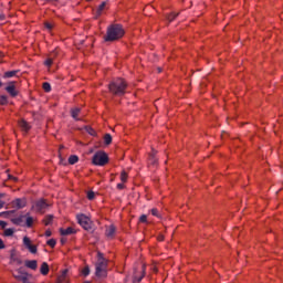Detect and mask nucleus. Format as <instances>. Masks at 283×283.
Instances as JSON below:
<instances>
[{"mask_svg": "<svg viewBox=\"0 0 283 283\" xmlns=\"http://www.w3.org/2000/svg\"><path fill=\"white\" fill-rule=\"evenodd\" d=\"M51 235H52V231H51V230H46V231H45V237H46V238H50Z\"/></svg>", "mask_w": 283, "mask_h": 283, "instance_id": "37998d69", "label": "nucleus"}, {"mask_svg": "<svg viewBox=\"0 0 283 283\" xmlns=\"http://www.w3.org/2000/svg\"><path fill=\"white\" fill-rule=\"evenodd\" d=\"M80 114H81L80 107H75V108L71 109V116H72V118H74V120H81V118H78Z\"/></svg>", "mask_w": 283, "mask_h": 283, "instance_id": "dca6fc26", "label": "nucleus"}, {"mask_svg": "<svg viewBox=\"0 0 283 283\" xmlns=\"http://www.w3.org/2000/svg\"><path fill=\"white\" fill-rule=\"evenodd\" d=\"M60 233L61 235H74V233H76V230L72 227H69L66 229L61 228Z\"/></svg>", "mask_w": 283, "mask_h": 283, "instance_id": "f8f14e48", "label": "nucleus"}, {"mask_svg": "<svg viewBox=\"0 0 283 283\" xmlns=\"http://www.w3.org/2000/svg\"><path fill=\"white\" fill-rule=\"evenodd\" d=\"M87 198H88L90 200H94V198H95L94 191H88V192H87Z\"/></svg>", "mask_w": 283, "mask_h": 283, "instance_id": "e433bc0d", "label": "nucleus"}, {"mask_svg": "<svg viewBox=\"0 0 283 283\" xmlns=\"http://www.w3.org/2000/svg\"><path fill=\"white\" fill-rule=\"evenodd\" d=\"M77 222L85 231H92V219L84 213L76 216Z\"/></svg>", "mask_w": 283, "mask_h": 283, "instance_id": "423d86ee", "label": "nucleus"}, {"mask_svg": "<svg viewBox=\"0 0 283 283\" xmlns=\"http://www.w3.org/2000/svg\"><path fill=\"white\" fill-rule=\"evenodd\" d=\"M108 90L111 94H114V96H125L127 82L120 77L113 80L108 85Z\"/></svg>", "mask_w": 283, "mask_h": 283, "instance_id": "f03ea898", "label": "nucleus"}, {"mask_svg": "<svg viewBox=\"0 0 283 283\" xmlns=\"http://www.w3.org/2000/svg\"><path fill=\"white\" fill-rule=\"evenodd\" d=\"M40 273L42 275H48L50 273V265H48L46 262H43L41 268H40Z\"/></svg>", "mask_w": 283, "mask_h": 283, "instance_id": "f3484780", "label": "nucleus"}, {"mask_svg": "<svg viewBox=\"0 0 283 283\" xmlns=\"http://www.w3.org/2000/svg\"><path fill=\"white\" fill-rule=\"evenodd\" d=\"M85 132H87V134H90V136H96V130H94V128L86 126L85 127Z\"/></svg>", "mask_w": 283, "mask_h": 283, "instance_id": "cd10ccee", "label": "nucleus"}, {"mask_svg": "<svg viewBox=\"0 0 283 283\" xmlns=\"http://www.w3.org/2000/svg\"><path fill=\"white\" fill-rule=\"evenodd\" d=\"M76 163H78V156L76 155H71L69 157V165H76Z\"/></svg>", "mask_w": 283, "mask_h": 283, "instance_id": "4be33fe9", "label": "nucleus"}, {"mask_svg": "<svg viewBox=\"0 0 283 283\" xmlns=\"http://www.w3.org/2000/svg\"><path fill=\"white\" fill-rule=\"evenodd\" d=\"M44 27L46 28V30H52L54 28V25H52V23L50 22H45Z\"/></svg>", "mask_w": 283, "mask_h": 283, "instance_id": "4c0bfd02", "label": "nucleus"}, {"mask_svg": "<svg viewBox=\"0 0 283 283\" xmlns=\"http://www.w3.org/2000/svg\"><path fill=\"white\" fill-rule=\"evenodd\" d=\"M50 205H48V201H45L44 199H40L35 201V203L32 206V209L38 213H43V211H45V209H48Z\"/></svg>", "mask_w": 283, "mask_h": 283, "instance_id": "0eeeda50", "label": "nucleus"}, {"mask_svg": "<svg viewBox=\"0 0 283 283\" xmlns=\"http://www.w3.org/2000/svg\"><path fill=\"white\" fill-rule=\"evenodd\" d=\"M19 74V71H7L3 74V78H13V76H17Z\"/></svg>", "mask_w": 283, "mask_h": 283, "instance_id": "6ab92c4d", "label": "nucleus"}, {"mask_svg": "<svg viewBox=\"0 0 283 283\" xmlns=\"http://www.w3.org/2000/svg\"><path fill=\"white\" fill-rule=\"evenodd\" d=\"M104 143H105V145H112V135L111 134L104 135Z\"/></svg>", "mask_w": 283, "mask_h": 283, "instance_id": "b1692460", "label": "nucleus"}, {"mask_svg": "<svg viewBox=\"0 0 283 283\" xmlns=\"http://www.w3.org/2000/svg\"><path fill=\"white\" fill-rule=\"evenodd\" d=\"M150 213H151V216H155L156 218H160V214L158 213V209H156V208H153L150 210Z\"/></svg>", "mask_w": 283, "mask_h": 283, "instance_id": "72a5a7b5", "label": "nucleus"}, {"mask_svg": "<svg viewBox=\"0 0 283 283\" xmlns=\"http://www.w3.org/2000/svg\"><path fill=\"white\" fill-rule=\"evenodd\" d=\"M1 85H2V83H1V81H0V87H1Z\"/></svg>", "mask_w": 283, "mask_h": 283, "instance_id": "3c124183", "label": "nucleus"}, {"mask_svg": "<svg viewBox=\"0 0 283 283\" xmlns=\"http://www.w3.org/2000/svg\"><path fill=\"white\" fill-rule=\"evenodd\" d=\"M4 235H6L7 238H10V237L14 235V229H12V228L6 229V230H4Z\"/></svg>", "mask_w": 283, "mask_h": 283, "instance_id": "393cba45", "label": "nucleus"}, {"mask_svg": "<svg viewBox=\"0 0 283 283\" xmlns=\"http://www.w3.org/2000/svg\"><path fill=\"white\" fill-rule=\"evenodd\" d=\"M93 165H96L97 167H105L107 163H109V157L105 154V151H97L93 156Z\"/></svg>", "mask_w": 283, "mask_h": 283, "instance_id": "20e7f679", "label": "nucleus"}, {"mask_svg": "<svg viewBox=\"0 0 283 283\" xmlns=\"http://www.w3.org/2000/svg\"><path fill=\"white\" fill-rule=\"evenodd\" d=\"M11 262H19V259H17V255L14 254V250L11 251Z\"/></svg>", "mask_w": 283, "mask_h": 283, "instance_id": "f704fd0d", "label": "nucleus"}, {"mask_svg": "<svg viewBox=\"0 0 283 283\" xmlns=\"http://www.w3.org/2000/svg\"><path fill=\"white\" fill-rule=\"evenodd\" d=\"M24 264H25L27 269H31L32 271H36V268L39 266L36 260L25 261Z\"/></svg>", "mask_w": 283, "mask_h": 283, "instance_id": "ddd939ff", "label": "nucleus"}, {"mask_svg": "<svg viewBox=\"0 0 283 283\" xmlns=\"http://www.w3.org/2000/svg\"><path fill=\"white\" fill-rule=\"evenodd\" d=\"M10 179H13V180H17V178L12 177V176H9Z\"/></svg>", "mask_w": 283, "mask_h": 283, "instance_id": "de8ad7c7", "label": "nucleus"}, {"mask_svg": "<svg viewBox=\"0 0 283 283\" xmlns=\"http://www.w3.org/2000/svg\"><path fill=\"white\" fill-rule=\"evenodd\" d=\"M125 36V29L120 24H111L107 28L106 35L104 36V41L112 42L118 41V39H123Z\"/></svg>", "mask_w": 283, "mask_h": 283, "instance_id": "f257e3e1", "label": "nucleus"}, {"mask_svg": "<svg viewBox=\"0 0 283 283\" xmlns=\"http://www.w3.org/2000/svg\"><path fill=\"white\" fill-rule=\"evenodd\" d=\"M44 92H52V85H50V83L44 82L42 85Z\"/></svg>", "mask_w": 283, "mask_h": 283, "instance_id": "bb28decb", "label": "nucleus"}, {"mask_svg": "<svg viewBox=\"0 0 283 283\" xmlns=\"http://www.w3.org/2000/svg\"><path fill=\"white\" fill-rule=\"evenodd\" d=\"M1 249H6V243H3V240L2 239H0V250Z\"/></svg>", "mask_w": 283, "mask_h": 283, "instance_id": "79ce46f5", "label": "nucleus"}, {"mask_svg": "<svg viewBox=\"0 0 283 283\" xmlns=\"http://www.w3.org/2000/svg\"><path fill=\"white\" fill-rule=\"evenodd\" d=\"M105 235L106 238H108V240H114L116 235V226L114 224L107 226L105 230Z\"/></svg>", "mask_w": 283, "mask_h": 283, "instance_id": "1a4fd4ad", "label": "nucleus"}, {"mask_svg": "<svg viewBox=\"0 0 283 283\" xmlns=\"http://www.w3.org/2000/svg\"><path fill=\"white\" fill-rule=\"evenodd\" d=\"M117 189H125V185L124 184H117Z\"/></svg>", "mask_w": 283, "mask_h": 283, "instance_id": "c03bdc74", "label": "nucleus"}, {"mask_svg": "<svg viewBox=\"0 0 283 283\" xmlns=\"http://www.w3.org/2000/svg\"><path fill=\"white\" fill-rule=\"evenodd\" d=\"M52 220H54V216L48 214V216L44 218V220H43L45 227L52 224Z\"/></svg>", "mask_w": 283, "mask_h": 283, "instance_id": "412c9836", "label": "nucleus"}, {"mask_svg": "<svg viewBox=\"0 0 283 283\" xmlns=\"http://www.w3.org/2000/svg\"><path fill=\"white\" fill-rule=\"evenodd\" d=\"M56 55H57V53H56V51H53V52H51L50 54H49V59H53V61L56 59Z\"/></svg>", "mask_w": 283, "mask_h": 283, "instance_id": "c9c22d12", "label": "nucleus"}, {"mask_svg": "<svg viewBox=\"0 0 283 283\" xmlns=\"http://www.w3.org/2000/svg\"><path fill=\"white\" fill-rule=\"evenodd\" d=\"M18 279H20V281L23 283H30V279H28V274H22L18 276Z\"/></svg>", "mask_w": 283, "mask_h": 283, "instance_id": "c85d7f7f", "label": "nucleus"}, {"mask_svg": "<svg viewBox=\"0 0 283 283\" xmlns=\"http://www.w3.org/2000/svg\"><path fill=\"white\" fill-rule=\"evenodd\" d=\"M6 196L4 193H0V209H3V205H6L3 201H1V198Z\"/></svg>", "mask_w": 283, "mask_h": 283, "instance_id": "ea45409f", "label": "nucleus"}, {"mask_svg": "<svg viewBox=\"0 0 283 283\" xmlns=\"http://www.w3.org/2000/svg\"><path fill=\"white\" fill-rule=\"evenodd\" d=\"M53 63H54L53 57H48V59L44 61L45 67H52Z\"/></svg>", "mask_w": 283, "mask_h": 283, "instance_id": "a878e982", "label": "nucleus"}, {"mask_svg": "<svg viewBox=\"0 0 283 283\" xmlns=\"http://www.w3.org/2000/svg\"><path fill=\"white\" fill-rule=\"evenodd\" d=\"M158 240H159V242H163V240H165V235H159Z\"/></svg>", "mask_w": 283, "mask_h": 283, "instance_id": "a18cd8bd", "label": "nucleus"}, {"mask_svg": "<svg viewBox=\"0 0 283 283\" xmlns=\"http://www.w3.org/2000/svg\"><path fill=\"white\" fill-rule=\"evenodd\" d=\"M59 283H61V279H59Z\"/></svg>", "mask_w": 283, "mask_h": 283, "instance_id": "603ef678", "label": "nucleus"}, {"mask_svg": "<svg viewBox=\"0 0 283 283\" xmlns=\"http://www.w3.org/2000/svg\"><path fill=\"white\" fill-rule=\"evenodd\" d=\"M0 105H8V97L6 95L0 96Z\"/></svg>", "mask_w": 283, "mask_h": 283, "instance_id": "c756f323", "label": "nucleus"}, {"mask_svg": "<svg viewBox=\"0 0 283 283\" xmlns=\"http://www.w3.org/2000/svg\"><path fill=\"white\" fill-rule=\"evenodd\" d=\"M159 70V72H163V70H160V69H158Z\"/></svg>", "mask_w": 283, "mask_h": 283, "instance_id": "8fccbe9b", "label": "nucleus"}, {"mask_svg": "<svg viewBox=\"0 0 283 283\" xmlns=\"http://www.w3.org/2000/svg\"><path fill=\"white\" fill-rule=\"evenodd\" d=\"M139 222H147V216L142 214L140 218H139Z\"/></svg>", "mask_w": 283, "mask_h": 283, "instance_id": "58836bf2", "label": "nucleus"}, {"mask_svg": "<svg viewBox=\"0 0 283 283\" xmlns=\"http://www.w3.org/2000/svg\"><path fill=\"white\" fill-rule=\"evenodd\" d=\"M0 227H1V229H6V227H8V222L0 221Z\"/></svg>", "mask_w": 283, "mask_h": 283, "instance_id": "a19ab883", "label": "nucleus"}, {"mask_svg": "<svg viewBox=\"0 0 283 283\" xmlns=\"http://www.w3.org/2000/svg\"><path fill=\"white\" fill-rule=\"evenodd\" d=\"M11 222L13 224H17L18 227H23V222L28 229H31L32 224H34V218L30 216V212H27L25 214H20L13 219H11Z\"/></svg>", "mask_w": 283, "mask_h": 283, "instance_id": "7ed1b4c3", "label": "nucleus"}, {"mask_svg": "<svg viewBox=\"0 0 283 283\" xmlns=\"http://www.w3.org/2000/svg\"><path fill=\"white\" fill-rule=\"evenodd\" d=\"M23 245L25 247V249H28V251H30V253L34 254L38 251L36 245L32 244V240H30L29 237L23 238Z\"/></svg>", "mask_w": 283, "mask_h": 283, "instance_id": "6e6552de", "label": "nucleus"}, {"mask_svg": "<svg viewBox=\"0 0 283 283\" xmlns=\"http://www.w3.org/2000/svg\"><path fill=\"white\" fill-rule=\"evenodd\" d=\"M6 92H8V94H10V96H12L13 98L15 96H19V92H17V87L14 86V82H11L7 87H6Z\"/></svg>", "mask_w": 283, "mask_h": 283, "instance_id": "9d476101", "label": "nucleus"}, {"mask_svg": "<svg viewBox=\"0 0 283 283\" xmlns=\"http://www.w3.org/2000/svg\"><path fill=\"white\" fill-rule=\"evenodd\" d=\"M19 126L23 132H28L29 129H32V126H30V124L25 119H21L19 122Z\"/></svg>", "mask_w": 283, "mask_h": 283, "instance_id": "2eb2a0df", "label": "nucleus"}, {"mask_svg": "<svg viewBox=\"0 0 283 283\" xmlns=\"http://www.w3.org/2000/svg\"><path fill=\"white\" fill-rule=\"evenodd\" d=\"M96 277H105L107 275V261L104 258H99L95 265Z\"/></svg>", "mask_w": 283, "mask_h": 283, "instance_id": "39448f33", "label": "nucleus"}, {"mask_svg": "<svg viewBox=\"0 0 283 283\" xmlns=\"http://www.w3.org/2000/svg\"><path fill=\"white\" fill-rule=\"evenodd\" d=\"M145 265H142V275H138L137 272L134 274V282H143V277H145Z\"/></svg>", "mask_w": 283, "mask_h": 283, "instance_id": "4468645a", "label": "nucleus"}, {"mask_svg": "<svg viewBox=\"0 0 283 283\" xmlns=\"http://www.w3.org/2000/svg\"><path fill=\"white\" fill-rule=\"evenodd\" d=\"M120 180H122V182H127V172L122 171V174H120Z\"/></svg>", "mask_w": 283, "mask_h": 283, "instance_id": "473e14b6", "label": "nucleus"}, {"mask_svg": "<svg viewBox=\"0 0 283 283\" xmlns=\"http://www.w3.org/2000/svg\"><path fill=\"white\" fill-rule=\"evenodd\" d=\"M82 274L84 275V277H87V275H90V266H85V268L82 270Z\"/></svg>", "mask_w": 283, "mask_h": 283, "instance_id": "2f4dec72", "label": "nucleus"}, {"mask_svg": "<svg viewBox=\"0 0 283 283\" xmlns=\"http://www.w3.org/2000/svg\"><path fill=\"white\" fill-rule=\"evenodd\" d=\"M180 13H170L167 15V21L168 23H171L174 21H176L177 17L179 15Z\"/></svg>", "mask_w": 283, "mask_h": 283, "instance_id": "5701e85b", "label": "nucleus"}, {"mask_svg": "<svg viewBox=\"0 0 283 283\" xmlns=\"http://www.w3.org/2000/svg\"><path fill=\"white\" fill-rule=\"evenodd\" d=\"M46 244H48L49 247H51V249H54V248L56 247V240L50 239V240L46 242Z\"/></svg>", "mask_w": 283, "mask_h": 283, "instance_id": "7c9ffc66", "label": "nucleus"}, {"mask_svg": "<svg viewBox=\"0 0 283 283\" xmlns=\"http://www.w3.org/2000/svg\"><path fill=\"white\" fill-rule=\"evenodd\" d=\"M0 59H3V53L0 52Z\"/></svg>", "mask_w": 283, "mask_h": 283, "instance_id": "09e8293b", "label": "nucleus"}, {"mask_svg": "<svg viewBox=\"0 0 283 283\" xmlns=\"http://www.w3.org/2000/svg\"><path fill=\"white\" fill-rule=\"evenodd\" d=\"M149 164L150 165H158V159L156 158V150H153L151 154L149 155Z\"/></svg>", "mask_w": 283, "mask_h": 283, "instance_id": "a211bd4d", "label": "nucleus"}, {"mask_svg": "<svg viewBox=\"0 0 283 283\" xmlns=\"http://www.w3.org/2000/svg\"><path fill=\"white\" fill-rule=\"evenodd\" d=\"M12 205L15 209H23L27 205L25 199L18 198L12 201Z\"/></svg>", "mask_w": 283, "mask_h": 283, "instance_id": "9b49d317", "label": "nucleus"}, {"mask_svg": "<svg viewBox=\"0 0 283 283\" xmlns=\"http://www.w3.org/2000/svg\"><path fill=\"white\" fill-rule=\"evenodd\" d=\"M106 6H107V2H106V1H104V2L101 3V6H99V7L97 8V10H96V15H97V17H101V14H103V10H105Z\"/></svg>", "mask_w": 283, "mask_h": 283, "instance_id": "aec40b11", "label": "nucleus"}, {"mask_svg": "<svg viewBox=\"0 0 283 283\" xmlns=\"http://www.w3.org/2000/svg\"><path fill=\"white\" fill-rule=\"evenodd\" d=\"M61 243H62V244H65V239H61Z\"/></svg>", "mask_w": 283, "mask_h": 283, "instance_id": "49530a36", "label": "nucleus"}]
</instances>
